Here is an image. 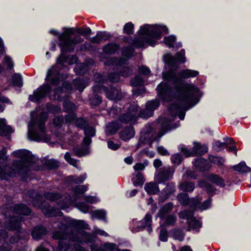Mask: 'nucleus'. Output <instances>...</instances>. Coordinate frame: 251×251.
I'll list each match as a JSON object with an SVG mask.
<instances>
[{
    "label": "nucleus",
    "mask_w": 251,
    "mask_h": 251,
    "mask_svg": "<svg viewBox=\"0 0 251 251\" xmlns=\"http://www.w3.org/2000/svg\"><path fill=\"white\" fill-rule=\"evenodd\" d=\"M167 79L173 82L174 89L167 83L161 82L157 85L156 90L159 98L164 101L177 100L179 104H172L169 110L172 116H178L182 120L184 119L185 110L197 103L199 89L193 83H184L172 73L168 74Z\"/></svg>",
    "instance_id": "nucleus-1"
},
{
    "label": "nucleus",
    "mask_w": 251,
    "mask_h": 251,
    "mask_svg": "<svg viewBox=\"0 0 251 251\" xmlns=\"http://www.w3.org/2000/svg\"><path fill=\"white\" fill-rule=\"evenodd\" d=\"M65 222L66 224L59 222L57 226L59 230L52 233V238L59 240L57 247L58 251H67L73 242H85L90 245L93 243V237L87 232L81 231L74 234L73 231L72 227L89 229V225L84 221L66 218Z\"/></svg>",
    "instance_id": "nucleus-2"
},
{
    "label": "nucleus",
    "mask_w": 251,
    "mask_h": 251,
    "mask_svg": "<svg viewBox=\"0 0 251 251\" xmlns=\"http://www.w3.org/2000/svg\"><path fill=\"white\" fill-rule=\"evenodd\" d=\"M74 30L71 29H66L63 33L58 36L59 43L58 45L61 49V53L56 60V64L52 66L47 73L46 81H50L53 85L57 86L60 83L61 70L66 61L67 57L64 54L65 52H73L75 46L82 43L84 39L79 35H75L73 38Z\"/></svg>",
    "instance_id": "nucleus-3"
},
{
    "label": "nucleus",
    "mask_w": 251,
    "mask_h": 251,
    "mask_svg": "<svg viewBox=\"0 0 251 251\" xmlns=\"http://www.w3.org/2000/svg\"><path fill=\"white\" fill-rule=\"evenodd\" d=\"M169 32V29L165 25H145L140 27L138 31V33L142 35H147L151 37L152 38L144 37L141 38L135 37L131 40L130 37L124 38V41L126 43L132 44L137 48H143L146 44L150 46L154 47L157 43L155 39H160L161 35L163 34H167Z\"/></svg>",
    "instance_id": "nucleus-4"
},
{
    "label": "nucleus",
    "mask_w": 251,
    "mask_h": 251,
    "mask_svg": "<svg viewBox=\"0 0 251 251\" xmlns=\"http://www.w3.org/2000/svg\"><path fill=\"white\" fill-rule=\"evenodd\" d=\"M48 115L45 112H41L35 119H32L29 124L28 135L30 140L40 142L49 141L50 136L46 134L45 124Z\"/></svg>",
    "instance_id": "nucleus-5"
},
{
    "label": "nucleus",
    "mask_w": 251,
    "mask_h": 251,
    "mask_svg": "<svg viewBox=\"0 0 251 251\" xmlns=\"http://www.w3.org/2000/svg\"><path fill=\"white\" fill-rule=\"evenodd\" d=\"M23 220L24 218L22 217H15L4 223V226L5 228L9 230L17 232V234L10 237L9 242L10 244L20 243L22 244L29 240L30 237L29 232L25 230H22L21 222Z\"/></svg>",
    "instance_id": "nucleus-6"
},
{
    "label": "nucleus",
    "mask_w": 251,
    "mask_h": 251,
    "mask_svg": "<svg viewBox=\"0 0 251 251\" xmlns=\"http://www.w3.org/2000/svg\"><path fill=\"white\" fill-rule=\"evenodd\" d=\"M169 130L167 125H162L160 123L154 122L148 124L145 126L142 131V137L149 140L151 143L154 141L159 142L160 138Z\"/></svg>",
    "instance_id": "nucleus-7"
},
{
    "label": "nucleus",
    "mask_w": 251,
    "mask_h": 251,
    "mask_svg": "<svg viewBox=\"0 0 251 251\" xmlns=\"http://www.w3.org/2000/svg\"><path fill=\"white\" fill-rule=\"evenodd\" d=\"M12 155L15 157L20 158L21 160H14L11 166L6 165L3 167H12L15 161H20V169L21 170H24L26 169V170H25V172L22 174H21L19 173H16L15 174V176L17 175H19L22 177V179L23 181H25L26 179L25 177L26 176L27 174L30 171L32 164L34 162V156L31 154V152L28 150L23 149L18 150L14 151L12 152Z\"/></svg>",
    "instance_id": "nucleus-8"
},
{
    "label": "nucleus",
    "mask_w": 251,
    "mask_h": 251,
    "mask_svg": "<svg viewBox=\"0 0 251 251\" xmlns=\"http://www.w3.org/2000/svg\"><path fill=\"white\" fill-rule=\"evenodd\" d=\"M29 195L31 197L35 196L32 201V205L36 208L40 209L45 216L48 217L61 216L63 213L59 209L51 207L49 203L45 201L42 200V196L38 194L35 191L29 192Z\"/></svg>",
    "instance_id": "nucleus-9"
},
{
    "label": "nucleus",
    "mask_w": 251,
    "mask_h": 251,
    "mask_svg": "<svg viewBox=\"0 0 251 251\" xmlns=\"http://www.w3.org/2000/svg\"><path fill=\"white\" fill-rule=\"evenodd\" d=\"M93 90L95 93H105L106 97L110 100H120L125 96V93H122L119 87H115L112 85L107 87L100 84H96L93 87Z\"/></svg>",
    "instance_id": "nucleus-10"
},
{
    "label": "nucleus",
    "mask_w": 251,
    "mask_h": 251,
    "mask_svg": "<svg viewBox=\"0 0 251 251\" xmlns=\"http://www.w3.org/2000/svg\"><path fill=\"white\" fill-rule=\"evenodd\" d=\"M44 197L47 200L51 201H58L57 204L62 209L68 207L71 204L75 201L70 195L62 196L59 193L46 192L44 194Z\"/></svg>",
    "instance_id": "nucleus-11"
},
{
    "label": "nucleus",
    "mask_w": 251,
    "mask_h": 251,
    "mask_svg": "<svg viewBox=\"0 0 251 251\" xmlns=\"http://www.w3.org/2000/svg\"><path fill=\"white\" fill-rule=\"evenodd\" d=\"M5 208L6 209V212L4 214L6 218H10V220L12 218L15 217H12L11 215V213L27 216L29 215L31 213V210L28 207L22 203L6 204Z\"/></svg>",
    "instance_id": "nucleus-12"
},
{
    "label": "nucleus",
    "mask_w": 251,
    "mask_h": 251,
    "mask_svg": "<svg viewBox=\"0 0 251 251\" xmlns=\"http://www.w3.org/2000/svg\"><path fill=\"white\" fill-rule=\"evenodd\" d=\"M138 110L139 106L137 105H129L126 109V112L119 116V121L124 124H135L138 119Z\"/></svg>",
    "instance_id": "nucleus-13"
},
{
    "label": "nucleus",
    "mask_w": 251,
    "mask_h": 251,
    "mask_svg": "<svg viewBox=\"0 0 251 251\" xmlns=\"http://www.w3.org/2000/svg\"><path fill=\"white\" fill-rule=\"evenodd\" d=\"M20 161H15L12 167H1L0 166V178L9 181L10 178L15 177L16 173L21 174L25 173V170L20 169Z\"/></svg>",
    "instance_id": "nucleus-14"
},
{
    "label": "nucleus",
    "mask_w": 251,
    "mask_h": 251,
    "mask_svg": "<svg viewBox=\"0 0 251 251\" xmlns=\"http://www.w3.org/2000/svg\"><path fill=\"white\" fill-rule=\"evenodd\" d=\"M172 73L175 74L177 78L180 79L181 81H183L184 83H187L186 82L184 81V80H182V79H188L191 77H195L199 75V72L196 70H193L191 69H184L182 70L181 71H179L177 73V74L175 72L169 71L166 73L165 74L163 75V78L165 80L167 81L166 83H167L172 89H174V86L173 84L172 81H169L167 79V75L168 73Z\"/></svg>",
    "instance_id": "nucleus-15"
},
{
    "label": "nucleus",
    "mask_w": 251,
    "mask_h": 251,
    "mask_svg": "<svg viewBox=\"0 0 251 251\" xmlns=\"http://www.w3.org/2000/svg\"><path fill=\"white\" fill-rule=\"evenodd\" d=\"M175 169L170 166L162 167L157 171L154 175V179L157 183L165 184L172 178Z\"/></svg>",
    "instance_id": "nucleus-16"
},
{
    "label": "nucleus",
    "mask_w": 251,
    "mask_h": 251,
    "mask_svg": "<svg viewBox=\"0 0 251 251\" xmlns=\"http://www.w3.org/2000/svg\"><path fill=\"white\" fill-rule=\"evenodd\" d=\"M51 90V87L50 84H43L35 90L33 95H30L28 99L31 101L38 102L49 94Z\"/></svg>",
    "instance_id": "nucleus-17"
},
{
    "label": "nucleus",
    "mask_w": 251,
    "mask_h": 251,
    "mask_svg": "<svg viewBox=\"0 0 251 251\" xmlns=\"http://www.w3.org/2000/svg\"><path fill=\"white\" fill-rule=\"evenodd\" d=\"M151 222V216L150 214L147 213L142 220L137 222L136 227L132 229V231L133 232H138L147 227L148 231L151 232L152 231Z\"/></svg>",
    "instance_id": "nucleus-18"
},
{
    "label": "nucleus",
    "mask_w": 251,
    "mask_h": 251,
    "mask_svg": "<svg viewBox=\"0 0 251 251\" xmlns=\"http://www.w3.org/2000/svg\"><path fill=\"white\" fill-rule=\"evenodd\" d=\"M91 251H120L115 243H105L103 246H100L95 244L89 245ZM122 251H131L128 250H124Z\"/></svg>",
    "instance_id": "nucleus-19"
},
{
    "label": "nucleus",
    "mask_w": 251,
    "mask_h": 251,
    "mask_svg": "<svg viewBox=\"0 0 251 251\" xmlns=\"http://www.w3.org/2000/svg\"><path fill=\"white\" fill-rule=\"evenodd\" d=\"M193 163L196 168L201 172L208 171L211 167L207 160L203 158L196 159Z\"/></svg>",
    "instance_id": "nucleus-20"
},
{
    "label": "nucleus",
    "mask_w": 251,
    "mask_h": 251,
    "mask_svg": "<svg viewBox=\"0 0 251 251\" xmlns=\"http://www.w3.org/2000/svg\"><path fill=\"white\" fill-rule=\"evenodd\" d=\"M47 233V230L43 226H37L34 227L31 231V236L34 240L41 239Z\"/></svg>",
    "instance_id": "nucleus-21"
},
{
    "label": "nucleus",
    "mask_w": 251,
    "mask_h": 251,
    "mask_svg": "<svg viewBox=\"0 0 251 251\" xmlns=\"http://www.w3.org/2000/svg\"><path fill=\"white\" fill-rule=\"evenodd\" d=\"M135 135V131L132 126H126L123 128L119 133L120 138L125 142L132 138Z\"/></svg>",
    "instance_id": "nucleus-22"
},
{
    "label": "nucleus",
    "mask_w": 251,
    "mask_h": 251,
    "mask_svg": "<svg viewBox=\"0 0 251 251\" xmlns=\"http://www.w3.org/2000/svg\"><path fill=\"white\" fill-rule=\"evenodd\" d=\"M111 36L106 31H98L96 36L92 37L90 41L93 44H100L102 41H106L109 39Z\"/></svg>",
    "instance_id": "nucleus-23"
},
{
    "label": "nucleus",
    "mask_w": 251,
    "mask_h": 251,
    "mask_svg": "<svg viewBox=\"0 0 251 251\" xmlns=\"http://www.w3.org/2000/svg\"><path fill=\"white\" fill-rule=\"evenodd\" d=\"M126 64V60L121 57H111L107 59L104 64L106 66H113L117 68L118 66H121Z\"/></svg>",
    "instance_id": "nucleus-24"
},
{
    "label": "nucleus",
    "mask_w": 251,
    "mask_h": 251,
    "mask_svg": "<svg viewBox=\"0 0 251 251\" xmlns=\"http://www.w3.org/2000/svg\"><path fill=\"white\" fill-rule=\"evenodd\" d=\"M199 185L203 188L207 194L212 197L217 193L218 190L211 183L206 180H202L200 182Z\"/></svg>",
    "instance_id": "nucleus-25"
},
{
    "label": "nucleus",
    "mask_w": 251,
    "mask_h": 251,
    "mask_svg": "<svg viewBox=\"0 0 251 251\" xmlns=\"http://www.w3.org/2000/svg\"><path fill=\"white\" fill-rule=\"evenodd\" d=\"M14 132L12 127L6 123L5 119H0V135L6 136Z\"/></svg>",
    "instance_id": "nucleus-26"
},
{
    "label": "nucleus",
    "mask_w": 251,
    "mask_h": 251,
    "mask_svg": "<svg viewBox=\"0 0 251 251\" xmlns=\"http://www.w3.org/2000/svg\"><path fill=\"white\" fill-rule=\"evenodd\" d=\"M119 49V44L114 42L109 43L105 45L102 48L103 52L109 55L115 54Z\"/></svg>",
    "instance_id": "nucleus-27"
},
{
    "label": "nucleus",
    "mask_w": 251,
    "mask_h": 251,
    "mask_svg": "<svg viewBox=\"0 0 251 251\" xmlns=\"http://www.w3.org/2000/svg\"><path fill=\"white\" fill-rule=\"evenodd\" d=\"M206 178L208 180L220 187L223 188L226 186L224 179L218 175L210 174L206 176Z\"/></svg>",
    "instance_id": "nucleus-28"
},
{
    "label": "nucleus",
    "mask_w": 251,
    "mask_h": 251,
    "mask_svg": "<svg viewBox=\"0 0 251 251\" xmlns=\"http://www.w3.org/2000/svg\"><path fill=\"white\" fill-rule=\"evenodd\" d=\"M121 125L117 121L111 122L107 125L105 132L107 135L114 134L121 127Z\"/></svg>",
    "instance_id": "nucleus-29"
},
{
    "label": "nucleus",
    "mask_w": 251,
    "mask_h": 251,
    "mask_svg": "<svg viewBox=\"0 0 251 251\" xmlns=\"http://www.w3.org/2000/svg\"><path fill=\"white\" fill-rule=\"evenodd\" d=\"M194 156L195 155H202L208 151V148L206 145H201L198 142H195L193 147Z\"/></svg>",
    "instance_id": "nucleus-30"
},
{
    "label": "nucleus",
    "mask_w": 251,
    "mask_h": 251,
    "mask_svg": "<svg viewBox=\"0 0 251 251\" xmlns=\"http://www.w3.org/2000/svg\"><path fill=\"white\" fill-rule=\"evenodd\" d=\"M144 189L146 192L150 195H155L159 192L158 185L154 182L146 183Z\"/></svg>",
    "instance_id": "nucleus-31"
},
{
    "label": "nucleus",
    "mask_w": 251,
    "mask_h": 251,
    "mask_svg": "<svg viewBox=\"0 0 251 251\" xmlns=\"http://www.w3.org/2000/svg\"><path fill=\"white\" fill-rule=\"evenodd\" d=\"M160 219L163 221L165 226H173L176 221V216L174 214H168Z\"/></svg>",
    "instance_id": "nucleus-32"
},
{
    "label": "nucleus",
    "mask_w": 251,
    "mask_h": 251,
    "mask_svg": "<svg viewBox=\"0 0 251 251\" xmlns=\"http://www.w3.org/2000/svg\"><path fill=\"white\" fill-rule=\"evenodd\" d=\"M174 207V204L169 202L166 203L163 205L159 210L158 216L159 218H162L164 216L168 215V214L170 212Z\"/></svg>",
    "instance_id": "nucleus-33"
},
{
    "label": "nucleus",
    "mask_w": 251,
    "mask_h": 251,
    "mask_svg": "<svg viewBox=\"0 0 251 251\" xmlns=\"http://www.w3.org/2000/svg\"><path fill=\"white\" fill-rule=\"evenodd\" d=\"M232 168L240 173H246L251 172V168L246 165L244 161L241 162L237 165L232 166Z\"/></svg>",
    "instance_id": "nucleus-34"
},
{
    "label": "nucleus",
    "mask_w": 251,
    "mask_h": 251,
    "mask_svg": "<svg viewBox=\"0 0 251 251\" xmlns=\"http://www.w3.org/2000/svg\"><path fill=\"white\" fill-rule=\"evenodd\" d=\"M134 52V49L130 46L123 47L121 51V53L123 57V58L126 59V61L128 59L132 57Z\"/></svg>",
    "instance_id": "nucleus-35"
},
{
    "label": "nucleus",
    "mask_w": 251,
    "mask_h": 251,
    "mask_svg": "<svg viewBox=\"0 0 251 251\" xmlns=\"http://www.w3.org/2000/svg\"><path fill=\"white\" fill-rule=\"evenodd\" d=\"M63 88L59 86L55 87L53 90V94L52 95H49V98L50 100H58V101L62 100V97L61 94L63 93Z\"/></svg>",
    "instance_id": "nucleus-36"
},
{
    "label": "nucleus",
    "mask_w": 251,
    "mask_h": 251,
    "mask_svg": "<svg viewBox=\"0 0 251 251\" xmlns=\"http://www.w3.org/2000/svg\"><path fill=\"white\" fill-rule=\"evenodd\" d=\"M187 224L188 225V231H190L191 229L197 230L201 226V222L195 218L187 221Z\"/></svg>",
    "instance_id": "nucleus-37"
},
{
    "label": "nucleus",
    "mask_w": 251,
    "mask_h": 251,
    "mask_svg": "<svg viewBox=\"0 0 251 251\" xmlns=\"http://www.w3.org/2000/svg\"><path fill=\"white\" fill-rule=\"evenodd\" d=\"M73 151L74 154L79 157L85 156L89 153V149L87 147L74 148Z\"/></svg>",
    "instance_id": "nucleus-38"
},
{
    "label": "nucleus",
    "mask_w": 251,
    "mask_h": 251,
    "mask_svg": "<svg viewBox=\"0 0 251 251\" xmlns=\"http://www.w3.org/2000/svg\"><path fill=\"white\" fill-rule=\"evenodd\" d=\"M172 237L175 240L182 241L184 238V234L180 229H174L171 231Z\"/></svg>",
    "instance_id": "nucleus-39"
},
{
    "label": "nucleus",
    "mask_w": 251,
    "mask_h": 251,
    "mask_svg": "<svg viewBox=\"0 0 251 251\" xmlns=\"http://www.w3.org/2000/svg\"><path fill=\"white\" fill-rule=\"evenodd\" d=\"M202 200V197H196L195 198L191 199L189 204L190 208L193 211L196 210L197 209L199 210V207L200 206L201 202V201Z\"/></svg>",
    "instance_id": "nucleus-40"
},
{
    "label": "nucleus",
    "mask_w": 251,
    "mask_h": 251,
    "mask_svg": "<svg viewBox=\"0 0 251 251\" xmlns=\"http://www.w3.org/2000/svg\"><path fill=\"white\" fill-rule=\"evenodd\" d=\"M177 199L180 204L184 206L188 205L191 200L188 194L183 193H179L177 196Z\"/></svg>",
    "instance_id": "nucleus-41"
},
{
    "label": "nucleus",
    "mask_w": 251,
    "mask_h": 251,
    "mask_svg": "<svg viewBox=\"0 0 251 251\" xmlns=\"http://www.w3.org/2000/svg\"><path fill=\"white\" fill-rule=\"evenodd\" d=\"M208 159L211 163L219 166H222L225 162V160L224 158L212 155H208Z\"/></svg>",
    "instance_id": "nucleus-42"
},
{
    "label": "nucleus",
    "mask_w": 251,
    "mask_h": 251,
    "mask_svg": "<svg viewBox=\"0 0 251 251\" xmlns=\"http://www.w3.org/2000/svg\"><path fill=\"white\" fill-rule=\"evenodd\" d=\"M12 83L14 86L21 88L23 86V77L20 74H15L12 77Z\"/></svg>",
    "instance_id": "nucleus-43"
},
{
    "label": "nucleus",
    "mask_w": 251,
    "mask_h": 251,
    "mask_svg": "<svg viewBox=\"0 0 251 251\" xmlns=\"http://www.w3.org/2000/svg\"><path fill=\"white\" fill-rule=\"evenodd\" d=\"M117 69L119 70L118 72L119 73L121 76L124 77H128L132 74V70L127 66H123V65H122L121 67L118 66Z\"/></svg>",
    "instance_id": "nucleus-44"
},
{
    "label": "nucleus",
    "mask_w": 251,
    "mask_h": 251,
    "mask_svg": "<svg viewBox=\"0 0 251 251\" xmlns=\"http://www.w3.org/2000/svg\"><path fill=\"white\" fill-rule=\"evenodd\" d=\"M179 188L183 191L192 192L195 188V184L193 182L185 181L180 184Z\"/></svg>",
    "instance_id": "nucleus-45"
},
{
    "label": "nucleus",
    "mask_w": 251,
    "mask_h": 251,
    "mask_svg": "<svg viewBox=\"0 0 251 251\" xmlns=\"http://www.w3.org/2000/svg\"><path fill=\"white\" fill-rule=\"evenodd\" d=\"M75 124L77 128L83 130L89 126L88 121L84 118H77Z\"/></svg>",
    "instance_id": "nucleus-46"
},
{
    "label": "nucleus",
    "mask_w": 251,
    "mask_h": 251,
    "mask_svg": "<svg viewBox=\"0 0 251 251\" xmlns=\"http://www.w3.org/2000/svg\"><path fill=\"white\" fill-rule=\"evenodd\" d=\"M152 110L149 109L147 106H146V108L140 110L138 113V117H140L143 119H147L151 117L153 115Z\"/></svg>",
    "instance_id": "nucleus-47"
},
{
    "label": "nucleus",
    "mask_w": 251,
    "mask_h": 251,
    "mask_svg": "<svg viewBox=\"0 0 251 251\" xmlns=\"http://www.w3.org/2000/svg\"><path fill=\"white\" fill-rule=\"evenodd\" d=\"M73 84L75 88L80 92H82L86 87V85L83 80L79 78L74 79L73 81Z\"/></svg>",
    "instance_id": "nucleus-48"
},
{
    "label": "nucleus",
    "mask_w": 251,
    "mask_h": 251,
    "mask_svg": "<svg viewBox=\"0 0 251 251\" xmlns=\"http://www.w3.org/2000/svg\"><path fill=\"white\" fill-rule=\"evenodd\" d=\"M194 211L185 210L179 212L178 216L180 219H187V221L194 218Z\"/></svg>",
    "instance_id": "nucleus-49"
},
{
    "label": "nucleus",
    "mask_w": 251,
    "mask_h": 251,
    "mask_svg": "<svg viewBox=\"0 0 251 251\" xmlns=\"http://www.w3.org/2000/svg\"><path fill=\"white\" fill-rule=\"evenodd\" d=\"M46 108L49 112L52 114L58 113L61 110V108L59 106L54 105L50 102L46 103Z\"/></svg>",
    "instance_id": "nucleus-50"
},
{
    "label": "nucleus",
    "mask_w": 251,
    "mask_h": 251,
    "mask_svg": "<svg viewBox=\"0 0 251 251\" xmlns=\"http://www.w3.org/2000/svg\"><path fill=\"white\" fill-rule=\"evenodd\" d=\"M133 184L134 186H142L145 181L142 174L140 172L138 173L135 178L132 179Z\"/></svg>",
    "instance_id": "nucleus-51"
},
{
    "label": "nucleus",
    "mask_w": 251,
    "mask_h": 251,
    "mask_svg": "<svg viewBox=\"0 0 251 251\" xmlns=\"http://www.w3.org/2000/svg\"><path fill=\"white\" fill-rule=\"evenodd\" d=\"M92 219H98L100 220H105L106 217V212L103 210H98L94 211L91 213Z\"/></svg>",
    "instance_id": "nucleus-52"
},
{
    "label": "nucleus",
    "mask_w": 251,
    "mask_h": 251,
    "mask_svg": "<svg viewBox=\"0 0 251 251\" xmlns=\"http://www.w3.org/2000/svg\"><path fill=\"white\" fill-rule=\"evenodd\" d=\"M45 166L50 170L57 169L59 167L58 162L54 159L47 160L44 163Z\"/></svg>",
    "instance_id": "nucleus-53"
},
{
    "label": "nucleus",
    "mask_w": 251,
    "mask_h": 251,
    "mask_svg": "<svg viewBox=\"0 0 251 251\" xmlns=\"http://www.w3.org/2000/svg\"><path fill=\"white\" fill-rule=\"evenodd\" d=\"M87 70V66L84 64H77L74 68V71L77 75H83Z\"/></svg>",
    "instance_id": "nucleus-54"
},
{
    "label": "nucleus",
    "mask_w": 251,
    "mask_h": 251,
    "mask_svg": "<svg viewBox=\"0 0 251 251\" xmlns=\"http://www.w3.org/2000/svg\"><path fill=\"white\" fill-rule=\"evenodd\" d=\"M144 80L143 78L138 75L135 76L131 79L130 84L131 86L137 87L143 85Z\"/></svg>",
    "instance_id": "nucleus-55"
},
{
    "label": "nucleus",
    "mask_w": 251,
    "mask_h": 251,
    "mask_svg": "<svg viewBox=\"0 0 251 251\" xmlns=\"http://www.w3.org/2000/svg\"><path fill=\"white\" fill-rule=\"evenodd\" d=\"M63 108L64 111L69 112L75 110V105L72 102L68 100H65L63 102Z\"/></svg>",
    "instance_id": "nucleus-56"
},
{
    "label": "nucleus",
    "mask_w": 251,
    "mask_h": 251,
    "mask_svg": "<svg viewBox=\"0 0 251 251\" xmlns=\"http://www.w3.org/2000/svg\"><path fill=\"white\" fill-rule=\"evenodd\" d=\"M176 41V37L174 35H170L168 37H165L164 42L169 48L174 47V44Z\"/></svg>",
    "instance_id": "nucleus-57"
},
{
    "label": "nucleus",
    "mask_w": 251,
    "mask_h": 251,
    "mask_svg": "<svg viewBox=\"0 0 251 251\" xmlns=\"http://www.w3.org/2000/svg\"><path fill=\"white\" fill-rule=\"evenodd\" d=\"M146 105L149 109L152 110L154 113V111L160 105V102L157 100H152L147 102Z\"/></svg>",
    "instance_id": "nucleus-58"
},
{
    "label": "nucleus",
    "mask_w": 251,
    "mask_h": 251,
    "mask_svg": "<svg viewBox=\"0 0 251 251\" xmlns=\"http://www.w3.org/2000/svg\"><path fill=\"white\" fill-rule=\"evenodd\" d=\"M123 32L128 35L134 33V25L131 22H128L123 27Z\"/></svg>",
    "instance_id": "nucleus-59"
},
{
    "label": "nucleus",
    "mask_w": 251,
    "mask_h": 251,
    "mask_svg": "<svg viewBox=\"0 0 251 251\" xmlns=\"http://www.w3.org/2000/svg\"><path fill=\"white\" fill-rule=\"evenodd\" d=\"M164 58L166 62L169 66L174 67L177 65L176 63L177 61L176 59V56H174L171 54H168L165 55Z\"/></svg>",
    "instance_id": "nucleus-60"
},
{
    "label": "nucleus",
    "mask_w": 251,
    "mask_h": 251,
    "mask_svg": "<svg viewBox=\"0 0 251 251\" xmlns=\"http://www.w3.org/2000/svg\"><path fill=\"white\" fill-rule=\"evenodd\" d=\"M163 191L169 196L173 194L176 191L175 183L172 182L168 183L163 190Z\"/></svg>",
    "instance_id": "nucleus-61"
},
{
    "label": "nucleus",
    "mask_w": 251,
    "mask_h": 251,
    "mask_svg": "<svg viewBox=\"0 0 251 251\" xmlns=\"http://www.w3.org/2000/svg\"><path fill=\"white\" fill-rule=\"evenodd\" d=\"M64 158L70 164L76 168H78V161L76 159L72 158L70 152H66L64 155Z\"/></svg>",
    "instance_id": "nucleus-62"
},
{
    "label": "nucleus",
    "mask_w": 251,
    "mask_h": 251,
    "mask_svg": "<svg viewBox=\"0 0 251 251\" xmlns=\"http://www.w3.org/2000/svg\"><path fill=\"white\" fill-rule=\"evenodd\" d=\"M185 53V50L184 49H181L179 52H177L175 56L178 62L184 63L186 62Z\"/></svg>",
    "instance_id": "nucleus-63"
},
{
    "label": "nucleus",
    "mask_w": 251,
    "mask_h": 251,
    "mask_svg": "<svg viewBox=\"0 0 251 251\" xmlns=\"http://www.w3.org/2000/svg\"><path fill=\"white\" fill-rule=\"evenodd\" d=\"M76 207L81 212L87 213L89 212V205L85 202H79L76 203Z\"/></svg>",
    "instance_id": "nucleus-64"
}]
</instances>
